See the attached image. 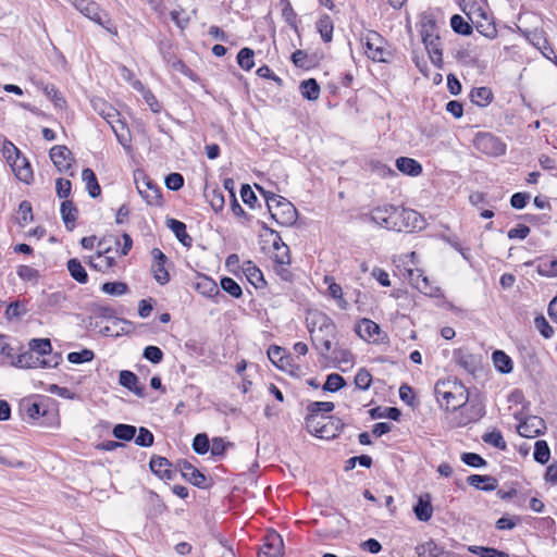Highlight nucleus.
Here are the masks:
<instances>
[{
    "label": "nucleus",
    "mask_w": 557,
    "mask_h": 557,
    "mask_svg": "<svg viewBox=\"0 0 557 557\" xmlns=\"http://www.w3.org/2000/svg\"><path fill=\"white\" fill-rule=\"evenodd\" d=\"M492 360L495 369L500 373L508 374L513 369L511 358L503 350L497 349L493 351Z\"/></svg>",
    "instance_id": "bb28decb"
},
{
    "label": "nucleus",
    "mask_w": 557,
    "mask_h": 557,
    "mask_svg": "<svg viewBox=\"0 0 557 557\" xmlns=\"http://www.w3.org/2000/svg\"><path fill=\"white\" fill-rule=\"evenodd\" d=\"M450 26L455 33L462 36H469L473 32L472 26L459 14L450 17Z\"/></svg>",
    "instance_id": "a19ab883"
},
{
    "label": "nucleus",
    "mask_w": 557,
    "mask_h": 557,
    "mask_svg": "<svg viewBox=\"0 0 557 557\" xmlns=\"http://www.w3.org/2000/svg\"><path fill=\"white\" fill-rule=\"evenodd\" d=\"M545 429L544 420L536 416L528 417L518 425L519 434L529 438L541 435Z\"/></svg>",
    "instance_id": "2eb2a0df"
},
{
    "label": "nucleus",
    "mask_w": 557,
    "mask_h": 557,
    "mask_svg": "<svg viewBox=\"0 0 557 557\" xmlns=\"http://www.w3.org/2000/svg\"><path fill=\"white\" fill-rule=\"evenodd\" d=\"M110 251V248L98 250L95 257L89 260V267L96 271L106 272L110 268L115 265L113 257L106 256Z\"/></svg>",
    "instance_id": "412c9836"
},
{
    "label": "nucleus",
    "mask_w": 557,
    "mask_h": 557,
    "mask_svg": "<svg viewBox=\"0 0 557 557\" xmlns=\"http://www.w3.org/2000/svg\"><path fill=\"white\" fill-rule=\"evenodd\" d=\"M60 213L65 224V227L69 231H73L78 215V210L74 202L72 200H64L61 203Z\"/></svg>",
    "instance_id": "5701e85b"
},
{
    "label": "nucleus",
    "mask_w": 557,
    "mask_h": 557,
    "mask_svg": "<svg viewBox=\"0 0 557 557\" xmlns=\"http://www.w3.org/2000/svg\"><path fill=\"white\" fill-rule=\"evenodd\" d=\"M366 53L374 62H387L392 57V52L386 48L384 38L377 32H368L366 35Z\"/></svg>",
    "instance_id": "20e7f679"
},
{
    "label": "nucleus",
    "mask_w": 557,
    "mask_h": 557,
    "mask_svg": "<svg viewBox=\"0 0 557 557\" xmlns=\"http://www.w3.org/2000/svg\"><path fill=\"white\" fill-rule=\"evenodd\" d=\"M101 290L109 295L122 296L128 292V286L123 282H107L102 284Z\"/></svg>",
    "instance_id": "864d4df0"
},
{
    "label": "nucleus",
    "mask_w": 557,
    "mask_h": 557,
    "mask_svg": "<svg viewBox=\"0 0 557 557\" xmlns=\"http://www.w3.org/2000/svg\"><path fill=\"white\" fill-rule=\"evenodd\" d=\"M18 212L21 214V218L18 219V223L22 226L26 225L28 222H30L33 220V209H32V205L29 201L23 200L20 203Z\"/></svg>",
    "instance_id": "338daca9"
},
{
    "label": "nucleus",
    "mask_w": 557,
    "mask_h": 557,
    "mask_svg": "<svg viewBox=\"0 0 557 557\" xmlns=\"http://www.w3.org/2000/svg\"><path fill=\"white\" fill-rule=\"evenodd\" d=\"M29 349L39 356L49 355L52 350L51 342L48 338H34L29 342Z\"/></svg>",
    "instance_id": "de8ad7c7"
},
{
    "label": "nucleus",
    "mask_w": 557,
    "mask_h": 557,
    "mask_svg": "<svg viewBox=\"0 0 557 557\" xmlns=\"http://www.w3.org/2000/svg\"><path fill=\"white\" fill-rule=\"evenodd\" d=\"M73 5L85 16L106 27L109 32H112L110 27L106 26L104 21L102 20V15L104 14L96 2L91 0H73Z\"/></svg>",
    "instance_id": "ddd939ff"
},
{
    "label": "nucleus",
    "mask_w": 557,
    "mask_h": 557,
    "mask_svg": "<svg viewBox=\"0 0 557 557\" xmlns=\"http://www.w3.org/2000/svg\"><path fill=\"white\" fill-rule=\"evenodd\" d=\"M299 90L301 96L310 101L317 100L320 96V85L314 78L302 81L299 85Z\"/></svg>",
    "instance_id": "72a5a7b5"
},
{
    "label": "nucleus",
    "mask_w": 557,
    "mask_h": 557,
    "mask_svg": "<svg viewBox=\"0 0 557 557\" xmlns=\"http://www.w3.org/2000/svg\"><path fill=\"white\" fill-rule=\"evenodd\" d=\"M151 471L164 481H172L178 475L177 469H172L171 462L160 456H153L149 462Z\"/></svg>",
    "instance_id": "9b49d317"
},
{
    "label": "nucleus",
    "mask_w": 557,
    "mask_h": 557,
    "mask_svg": "<svg viewBox=\"0 0 557 557\" xmlns=\"http://www.w3.org/2000/svg\"><path fill=\"white\" fill-rule=\"evenodd\" d=\"M473 143L479 151L488 156L498 157L506 152V145L491 133H479Z\"/></svg>",
    "instance_id": "39448f33"
},
{
    "label": "nucleus",
    "mask_w": 557,
    "mask_h": 557,
    "mask_svg": "<svg viewBox=\"0 0 557 557\" xmlns=\"http://www.w3.org/2000/svg\"><path fill=\"white\" fill-rule=\"evenodd\" d=\"M417 554L419 557H440L445 552L434 541H428L417 547Z\"/></svg>",
    "instance_id": "ea45409f"
},
{
    "label": "nucleus",
    "mask_w": 557,
    "mask_h": 557,
    "mask_svg": "<svg viewBox=\"0 0 557 557\" xmlns=\"http://www.w3.org/2000/svg\"><path fill=\"white\" fill-rule=\"evenodd\" d=\"M119 383L138 397H144L145 386L139 383L138 376L128 370H122L119 375Z\"/></svg>",
    "instance_id": "a211bd4d"
},
{
    "label": "nucleus",
    "mask_w": 557,
    "mask_h": 557,
    "mask_svg": "<svg viewBox=\"0 0 557 557\" xmlns=\"http://www.w3.org/2000/svg\"><path fill=\"white\" fill-rule=\"evenodd\" d=\"M534 460L544 465L549 460L550 450L548 444L545 441H537L534 445L533 451Z\"/></svg>",
    "instance_id": "8fccbe9b"
},
{
    "label": "nucleus",
    "mask_w": 557,
    "mask_h": 557,
    "mask_svg": "<svg viewBox=\"0 0 557 557\" xmlns=\"http://www.w3.org/2000/svg\"><path fill=\"white\" fill-rule=\"evenodd\" d=\"M82 180L86 184V189L91 198H97L101 194V187L98 183L95 172L86 168L82 171Z\"/></svg>",
    "instance_id": "cd10ccee"
},
{
    "label": "nucleus",
    "mask_w": 557,
    "mask_h": 557,
    "mask_svg": "<svg viewBox=\"0 0 557 557\" xmlns=\"http://www.w3.org/2000/svg\"><path fill=\"white\" fill-rule=\"evenodd\" d=\"M98 104H100L101 107H104L107 109V111H99V115H101L112 126L113 132L115 134H117L115 127L113 126V122L117 121L119 112L114 108L107 104L104 101H102L100 99L92 100V107L95 110H98ZM116 136H117L119 141L124 145L122 137L119 135H116Z\"/></svg>",
    "instance_id": "c85d7f7f"
},
{
    "label": "nucleus",
    "mask_w": 557,
    "mask_h": 557,
    "mask_svg": "<svg viewBox=\"0 0 557 557\" xmlns=\"http://www.w3.org/2000/svg\"><path fill=\"white\" fill-rule=\"evenodd\" d=\"M396 168L398 171L409 176H418L422 173V165L417 160L408 157L397 158Z\"/></svg>",
    "instance_id": "393cba45"
},
{
    "label": "nucleus",
    "mask_w": 557,
    "mask_h": 557,
    "mask_svg": "<svg viewBox=\"0 0 557 557\" xmlns=\"http://www.w3.org/2000/svg\"><path fill=\"white\" fill-rule=\"evenodd\" d=\"M221 288L234 298H239L243 294L242 287L232 277H223L221 280Z\"/></svg>",
    "instance_id": "5fc2aeb1"
},
{
    "label": "nucleus",
    "mask_w": 557,
    "mask_h": 557,
    "mask_svg": "<svg viewBox=\"0 0 557 557\" xmlns=\"http://www.w3.org/2000/svg\"><path fill=\"white\" fill-rule=\"evenodd\" d=\"M143 356L150 362L158 364L163 360L164 355L159 347L150 345L144 349Z\"/></svg>",
    "instance_id": "0e129e2a"
},
{
    "label": "nucleus",
    "mask_w": 557,
    "mask_h": 557,
    "mask_svg": "<svg viewBox=\"0 0 557 557\" xmlns=\"http://www.w3.org/2000/svg\"><path fill=\"white\" fill-rule=\"evenodd\" d=\"M354 382H355L356 388L361 389V391H367L371 386L372 375L367 369L361 368L356 373Z\"/></svg>",
    "instance_id": "603ef678"
},
{
    "label": "nucleus",
    "mask_w": 557,
    "mask_h": 557,
    "mask_svg": "<svg viewBox=\"0 0 557 557\" xmlns=\"http://www.w3.org/2000/svg\"><path fill=\"white\" fill-rule=\"evenodd\" d=\"M135 184L138 193L149 205H158L161 198L160 188L144 173H135Z\"/></svg>",
    "instance_id": "6e6552de"
},
{
    "label": "nucleus",
    "mask_w": 557,
    "mask_h": 557,
    "mask_svg": "<svg viewBox=\"0 0 557 557\" xmlns=\"http://www.w3.org/2000/svg\"><path fill=\"white\" fill-rule=\"evenodd\" d=\"M422 42L428 51V54H429V58H430L432 64L437 69H442L443 67V50L441 48L440 36L435 37L434 39H429V40L422 41Z\"/></svg>",
    "instance_id": "4be33fe9"
},
{
    "label": "nucleus",
    "mask_w": 557,
    "mask_h": 557,
    "mask_svg": "<svg viewBox=\"0 0 557 557\" xmlns=\"http://www.w3.org/2000/svg\"><path fill=\"white\" fill-rule=\"evenodd\" d=\"M534 324L543 337L550 338L553 336L554 329L543 315L536 317L534 319Z\"/></svg>",
    "instance_id": "69168bd1"
},
{
    "label": "nucleus",
    "mask_w": 557,
    "mask_h": 557,
    "mask_svg": "<svg viewBox=\"0 0 557 557\" xmlns=\"http://www.w3.org/2000/svg\"><path fill=\"white\" fill-rule=\"evenodd\" d=\"M9 164L17 180L25 184H29L33 181V170L30 163L24 156H22V153L17 157H14V159Z\"/></svg>",
    "instance_id": "dca6fc26"
},
{
    "label": "nucleus",
    "mask_w": 557,
    "mask_h": 557,
    "mask_svg": "<svg viewBox=\"0 0 557 557\" xmlns=\"http://www.w3.org/2000/svg\"><path fill=\"white\" fill-rule=\"evenodd\" d=\"M253 58H255L253 50L248 47H245V48L240 49L237 54V63L243 70L249 71L255 65Z\"/></svg>",
    "instance_id": "49530a36"
},
{
    "label": "nucleus",
    "mask_w": 557,
    "mask_h": 557,
    "mask_svg": "<svg viewBox=\"0 0 557 557\" xmlns=\"http://www.w3.org/2000/svg\"><path fill=\"white\" fill-rule=\"evenodd\" d=\"M151 271L153 274L154 280L161 284L165 285L170 281V274L168 270L165 269V264L161 263H152Z\"/></svg>",
    "instance_id": "bf43d9fd"
},
{
    "label": "nucleus",
    "mask_w": 557,
    "mask_h": 557,
    "mask_svg": "<svg viewBox=\"0 0 557 557\" xmlns=\"http://www.w3.org/2000/svg\"><path fill=\"white\" fill-rule=\"evenodd\" d=\"M196 289L203 296L210 298L223 297V294L220 292L216 283L207 276L200 278V281L196 284Z\"/></svg>",
    "instance_id": "7c9ffc66"
},
{
    "label": "nucleus",
    "mask_w": 557,
    "mask_h": 557,
    "mask_svg": "<svg viewBox=\"0 0 557 557\" xmlns=\"http://www.w3.org/2000/svg\"><path fill=\"white\" fill-rule=\"evenodd\" d=\"M481 16L483 21H476L474 23L476 30L486 38H495L497 36V29L494 22L490 21L484 13H482Z\"/></svg>",
    "instance_id": "e433bc0d"
},
{
    "label": "nucleus",
    "mask_w": 557,
    "mask_h": 557,
    "mask_svg": "<svg viewBox=\"0 0 557 557\" xmlns=\"http://www.w3.org/2000/svg\"><path fill=\"white\" fill-rule=\"evenodd\" d=\"M178 475L194 486L200 487L206 481L205 474L187 460H178L176 463Z\"/></svg>",
    "instance_id": "f8f14e48"
},
{
    "label": "nucleus",
    "mask_w": 557,
    "mask_h": 557,
    "mask_svg": "<svg viewBox=\"0 0 557 557\" xmlns=\"http://www.w3.org/2000/svg\"><path fill=\"white\" fill-rule=\"evenodd\" d=\"M330 355L338 362L349 363L352 360V354L348 349L339 347L337 343L333 345Z\"/></svg>",
    "instance_id": "680f3d73"
},
{
    "label": "nucleus",
    "mask_w": 557,
    "mask_h": 557,
    "mask_svg": "<svg viewBox=\"0 0 557 557\" xmlns=\"http://www.w3.org/2000/svg\"><path fill=\"white\" fill-rule=\"evenodd\" d=\"M434 394L442 409L457 411L469 401V392L457 380H438L434 386Z\"/></svg>",
    "instance_id": "f03ea898"
},
{
    "label": "nucleus",
    "mask_w": 557,
    "mask_h": 557,
    "mask_svg": "<svg viewBox=\"0 0 557 557\" xmlns=\"http://www.w3.org/2000/svg\"><path fill=\"white\" fill-rule=\"evenodd\" d=\"M98 104H100L101 107H104L107 109V111H99V115H101L112 126L113 132L115 134H117L115 127L113 126V122L117 121L119 112L114 108L107 104L104 101H102L100 99L92 100V107L95 110H98ZM116 136H117L119 141L124 145L122 137L119 135H116Z\"/></svg>",
    "instance_id": "c756f323"
},
{
    "label": "nucleus",
    "mask_w": 557,
    "mask_h": 557,
    "mask_svg": "<svg viewBox=\"0 0 557 557\" xmlns=\"http://www.w3.org/2000/svg\"><path fill=\"white\" fill-rule=\"evenodd\" d=\"M469 97L473 104L486 107L493 100V92L488 87H478L471 90Z\"/></svg>",
    "instance_id": "2f4dec72"
},
{
    "label": "nucleus",
    "mask_w": 557,
    "mask_h": 557,
    "mask_svg": "<svg viewBox=\"0 0 557 557\" xmlns=\"http://www.w3.org/2000/svg\"><path fill=\"white\" fill-rule=\"evenodd\" d=\"M49 156L59 172H67L72 166V152L66 146H54L50 149Z\"/></svg>",
    "instance_id": "4468645a"
},
{
    "label": "nucleus",
    "mask_w": 557,
    "mask_h": 557,
    "mask_svg": "<svg viewBox=\"0 0 557 557\" xmlns=\"http://www.w3.org/2000/svg\"><path fill=\"white\" fill-rule=\"evenodd\" d=\"M292 61L297 67L305 70H309L313 65L312 59L304 50H296L292 54Z\"/></svg>",
    "instance_id": "4d7b16f0"
},
{
    "label": "nucleus",
    "mask_w": 557,
    "mask_h": 557,
    "mask_svg": "<svg viewBox=\"0 0 557 557\" xmlns=\"http://www.w3.org/2000/svg\"><path fill=\"white\" fill-rule=\"evenodd\" d=\"M278 539V534L273 530L265 536V543L258 552V557H278V546L275 541Z\"/></svg>",
    "instance_id": "473e14b6"
},
{
    "label": "nucleus",
    "mask_w": 557,
    "mask_h": 557,
    "mask_svg": "<svg viewBox=\"0 0 557 557\" xmlns=\"http://www.w3.org/2000/svg\"><path fill=\"white\" fill-rule=\"evenodd\" d=\"M67 271L70 275L79 284H85L88 281V274L85 268L82 265L81 261L76 258L70 259L67 261Z\"/></svg>",
    "instance_id": "f704fd0d"
},
{
    "label": "nucleus",
    "mask_w": 557,
    "mask_h": 557,
    "mask_svg": "<svg viewBox=\"0 0 557 557\" xmlns=\"http://www.w3.org/2000/svg\"><path fill=\"white\" fill-rule=\"evenodd\" d=\"M11 363L17 368H36L38 364L41 367H52L50 361L45 359L40 360L30 349L20 354Z\"/></svg>",
    "instance_id": "6ab92c4d"
},
{
    "label": "nucleus",
    "mask_w": 557,
    "mask_h": 557,
    "mask_svg": "<svg viewBox=\"0 0 557 557\" xmlns=\"http://www.w3.org/2000/svg\"><path fill=\"white\" fill-rule=\"evenodd\" d=\"M153 434L146 428L138 429V435L135 437V443L141 447H150L153 444Z\"/></svg>",
    "instance_id": "e2e57ef3"
},
{
    "label": "nucleus",
    "mask_w": 557,
    "mask_h": 557,
    "mask_svg": "<svg viewBox=\"0 0 557 557\" xmlns=\"http://www.w3.org/2000/svg\"><path fill=\"white\" fill-rule=\"evenodd\" d=\"M333 323L329 315L319 310H309L306 317V324L310 335L318 331L330 333L333 330Z\"/></svg>",
    "instance_id": "9d476101"
},
{
    "label": "nucleus",
    "mask_w": 557,
    "mask_h": 557,
    "mask_svg": "<svg viewBox=\"0 0 557 557\" xmlns=\"http://www.w3.org/2000/svg\"><path fill=\"white\" fill-rule=\"evenodd\" d=\"M193 449L198 455H205L210 449V441L206 433H199L194 437Z\"/></svg>",
    "instance_id": "6e6d98bb"
},
{
    "label": "nucleus",
    "mask_w": 557,
    "mask_h": 557,
    "mask_svg": "<svg viewBox=\"0 0 557 557\" xmlns=\"http://www.w3.org/2000/svg\"><path fill=\"white\" fill-rule=\"evenodd\" d=\"M369 220L380 227L395 232H413L424 227V219L419 212L392 205L374 208Z\"/></svg>",
    "instance_id": "f257e3e1"
},
{
    "label": "nucleus",
    "mask_w": 557,
    "mask_h": 557,
    "mask_svg": "<svg viewBox=\"0 0 557 557\" xmlns=\"http://www.w3.org/2000/svg\"><path fill=\"white\" fill-rule=\"evenodd\" d=\"M537 273L546 277L557 276V258L541 259L537 264Z\"/></svg>",
    "instance_id": "37998d69"
},
{
    "label": "nucleus",
    "mask_w": 557,
    "mask_h": 557,
    "mask_svg": "<svg viewBox=\"0 0 557 557\" xmlns=\"http://www.w3.org/2000/svg\"><path fill=\"white\" fill-rule=\"evenodd\" d=\"M317 29L324 42L332 41L334 24L329 15L325 14L319 18L317 22Z\"/></svg>",
    "instance_id": "c9c22d12"
},
{
    "label": "nucleus",
    "mask_w": 557,
    "mask_h": 557,
    "mask_svg": "<svg viewBox=\"0 0 557 557\" xmlns=\"http://www.w3.org/2000/svg\"><path fill=\"white\" fill-rule=\"evenodd\" d=\"M95 358V354L90 349H83L81 351H73L67 355V360L71 363L89 362Z\"/></svg>",
    "instance_id": "13d9d810"
},
{
    "label": "nucleus",
    "mask_w": 557,
    "mask_h": 557,
    "mask_svg": "<svg viewBox=\"0 0 557 557\" xmlns=\"http://www.w3.org/2000/svg\"><path fill=\"white\" fill-rule=\"evenodd\" d=\"M356 333L364 341H373L379 342V339L374 338V335H379L381 333V327L374 321L363 318L359 321L355 329Z\"/></svg>",
    "instance_id": "aec40b11"
},
{
    "label": "nucleus",
    "mask_w": 557,
    "mask_h": 557,
    "mask_svg": "<svg viewBox=\"0 0 557 557\" xmlns=\"http://www.w3.org/2000/svg\"><path fill=\"white\" fill-rule=\"evenodd\" d=\"M460 458L465 465L472 468L486 466V460L475 453H463Z\"/></svg>",
    "instance_id": "052dcab7"
},
{
    "label": "nucleus",
    "mask_w": 557,
    "mask_h": 557,
    "mask_svg": "<svg viewBox=\"0 0 557 557\" xmlns=\"http://www.w3.org/2000/svg\"><path fill=\"white\" fill-rule=\"evenodd\" d=\"M337 335V327L333 323V330L327 332L318 331L310 335L313 347L318 350L321 357L327 358L332 351V347L335 344L334 339Z\"/></svg>",
    "instance_id": "1a4fd4ad"
},
{
    "label": "nucleus",
    "mask_w": 557,
    "mask_h": 557,
    "mask_svg": "<svg viewBox=\"0 0 557 557\" xmlns=\"http://www.w3.org/2000/svg\"><path fill=\"white\" fill-rule=\"evenodd\" d=\"M458 417L454 419V428H463L470 423L480 421L485 416V407L480 401H471L469 406L465 405Z\"/></svg>",
    "instance_id": "0eeeda50"
},
{
    "label": "nucleus",
    "mask_w": 557,
    "mask_h": 557,
    "mask_svg": "<svg viewBox=\"0 0 557 557\" xmlns=\"http://www.w3.org/2000/svg\"><path fill=\"white\" fill-rule=\"evenodd\" d=\"M335 408L332 401H312L308 405V414H324L332 412Z\"/></svg>",
    "instance_id": "3c124183"
},
{
    "label": "nucleus",
    "mask_w": 557,
    "mask_h": 557,
    "mask_svg": "<svg viewBox=\"0 0 557 557\" xmlns=\"http://www.w3.org/2000/svg\"><path fill=\"white\" fill-rule=\"evenodd\" d=\"M412 510L419 521H429L433 515L431 495L426 492L418 495L417 503L413 505Z\"/></svg>",
    "instance_id": "f3484780"
},
{
    "label": "nucleus",
    "mask_w": 557,
    "mask_h": 557,
    "mask_svg": "<svg viewBox=\"0 0 557 557\" xmlns=\"http://www.w3.org/2000/svg\"><path fill=\"white\" fill-rule=\"evenodd\" d=\"M482 440L484 443L492 445L500 450H505L507 448L506 441L504 440L499 430H493L483 434Z\"/></svg>",
    "instance_id": "c03bdc74"
},
{
    "label": "nucleus",
    "mask_w": 557,
    "mask_h": 557,
    "mask_svg": "<svg viewBox=\"0 0 557 557\" xmlns=\"http://www.w3.org/2000/svg\"><path fill=\"white\" fill-rule=\"evenodd\" d=\"M369 413L372 419L388 418L394 421H398L401 416L400 410L396 407H386L384 409L375 407L370 409Z\"/></svg>",
    "instance_id": "4c0bfd02"
},
{
    "label": "nucleus",
    "mask_w": 557,
    "mask_h": 557,
    "mask_svg": "<svg viewBox=\"0 0 557 557\" xmlns=\"http://www.w3.org/2000/svg\"><path fill=\"white\" fill-rule=\"evenodd\" d=\"M136 431L134 425L120 423L113 428L112 434L117 440L128 442L135 437Z\"/></svg>",
    "instance_id": "79ce46f5"
},
{
    "label": "nucleus",
    "mask_w": 557,
    "mask_h": 557,
    "mask_svg": "<svg viewBox=\"0 0 557 557\" xmlns=\"http://www.w3.org/2000/svg\"><path fill=\"white\" fill-rule=\"evenodd\" d=\"M262 231L259 235V243L261 246V249L264 252H271V248L273 249V269L277 271L278 269V253L276 250H278V233L271 226L268 225L267 222H261Z\"/></svg>",
    "instance_id": "423d86ee"
},
{
    "label": "nucleus",
    "mask_w": 557,
    "mask_h": 557,
    "mask_svg": "<svg viewBox=\"0 0 557 557\" xmlns=\"http://www.w3.org/2000/svg\"><path fill=\"white\" fill-rule=\"evenodd\" d=\"M166 225L174 233V235L176 236V238L180 243H182L186 247L191 246L193 239L186 232L185 223H183L178 220H175V219H168Z\"/></svg>",
    "instance_id": "a878e982"
},
{
    "label": "nucleus",
    "mask_w": 557,
    "mask_h": 557,
    "mask_svg": "<svg viewBox=\"0 0 557 557\" xmlns=\"http://www.w3.org/2000/svg\"><path fill=\"white\" fill-rule=\"evenodd\" d=\"M298 216L295 206L281 196V226H292L296 223Z\"/></svg>",
    "instance_id": "b1692460"
},
{
    "label": "nucleus",
    "mask_w": 557,
    "mask_h": 557,
    "mask_svg": "<svg viewBox=\"0 0 557 557\" xmlns=\"http://www.w3.org/2000/svg\"><path fill=\"white\" fill-rule=\"evenodd\" d=\"M470 552L478 554L481 557H508V555L504 552L483 546H472L470 547Z\"/></svg>",
    "instance_id": "774afa93"
},
{
    "label": "nucleus",
    "mask_w": 557,
    "mask_h": 557,
    "mask_svg": "<svg viewBox=\"0 0 557 557\" xmlns=\"http://www.w3.org/2000/svg\"><path fill=\"white\" fill-rule=\"evenodd\" d=\"M467 483L472 487H479L480 484H484L483 487H497V480L491 475L471 474L467 476Z\"/></svg>",
    "instance_id": "a18cd8bd"
},
{
    "label": "nucleus",
    "mask_w": 557,
    "mask_h": 557,
    "mask_svg": "<svg viewBox=\"0 0 557 557\" xmlns=\"http://www.w3.org/2000/svg\"><path fill=\"white\" fill-rule=\"evenodd\" d=\"M420 34L422 41L434 39L438 36L436 34V22L432 16H424L422 18Z\"/></svg>",
    "instance_id": "58836bf2"
},
{
    "label": "nucleus",
    "mask_w": 557,
    "mask_h": 557,
    "mask_svg": "<svg viewBox=\"0 0 557 557\" xmlns=\"http://www.w3.org/2000/svg\"><path fill=\"white\" fill-rule=\"evenodd\" d=\"M346 385L345 379L338 373H331L326 376V381L323 384V391L325 392H337Z\"/></svg>",
    "instance_id": "09e8293b"
},
{
    "label": "nucleus",
    "mask_w": 557,
    "mask_h": 557,
    "mask_svg": "<svg viewBox=\"0 0 557 557\" xmlns=\"http://www.w3.org/2000/svg\"><path fill=\"white\" fill-rule=\"evenodd\" d=\"M306 428L314 436L332 440L343 430L344 422L333 416L308 414L306 417Z\"/></svg>",
    "instance_id": "7ed1b4c3"
}]
</instances>
